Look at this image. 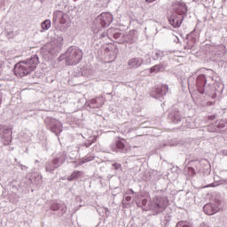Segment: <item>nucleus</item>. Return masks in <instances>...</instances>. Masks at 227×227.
Segmentation results:
<instances>
[{"label":"nucleus","mask_w":227,"mask_h":227,"mask_svg":"<svg viewBox=\"0 0 227 227\" xmlns=\"http://www.w3.org/2000/svg\"><path fill=\"white\" fill-rule=\"evenodd\" d=\"M224 127H226V122H224V121H217L215 125L211 124L207 126V130L209 132H219V130L224 129Z\"/></svg>","instance_id":"nucleus-12"},{"label":"nucleus","mask_w":227,"mask_h":227,"mask_svg":"<svg viewBox=\"0 0 227 227\" xmlns=\"http://www.w3.org/2000/svg\"><path fill=\"white\" fill-rule=\"evenodd\" d=\"M40 63L38 55H34L30 59L22 60L14 66V74L17 77H26L31 72H35L36 66Z\"/></svg>","instance_id":"nucleus-1"},{"label":"nucleus","mask_w":227,"mask_h":227,"mask_svg":"<svg viewBox=\"0 0 227 227\" xmlns=\"http://www.w3.org/2000/svg\"><path fill=\"white\" fill-rule=\"evenodd\" d=\"M188 10H187V5L185 4V3H179L176 12V15H182L184 17V15H185V13H187Z\"/></svg>","instance_id":"nucleus-15"},{"label":"nucleus","mask_w":227,"mask_h":227,"mask_svg":"<svg viewBox=\"0 0 227 227\" xmlns=\"http://www.w3.org/2000/svg\"><path fill=\"white\" fill-rule=\"evenodd\" d=\"M124 41L126 43L132 45V43H136L137 42V37L132 34H129L124 37Z\"/></svg>","instance_id":"nucleus-17"},{"label":"nucleus","mask_w":227,"mask_h":227,"mask_svg":"<svg viewBox=\"0 0 227 227\" xmlns=\"http://www.w3.org/2000/svg\"><path fill=\"white\" fill-rule=\"evenodd\" d=\"M4 68V62L0 60V75L3 74V70Z\"/></svg>","instance_id":"nucleus-26"},{"label":"nucleus","mask_w":227,"mask_h":227,"mask_svg":"<svg viewBox=\"0 0 227 227\" xmlns=\"http://www.w3.org/2000/svg\"><path fill=\"white\" fill-rule=\"evenodd\" d=\"M155 0H145L146 3H153Z\"/></svg>","instance_id":"nucleus-34"},{"label":"nucleus","mask_w":227,"mask_h":227,"mask_svg":"<svg viewBox=\"0 0 227 227\" xmlns=\"http://www.w3.org/2000/svg\"><path fill=\"white\" fill-rule=\"evenodd\" d=\"M196 86L198 91L203 95L205 93V86H207V76L205 74H200L196 80Z\"/></svg>","instance_id":"nucleus-10"},{"label":"nucleus","mask_w":227,"mask_h":227,"mask_svg":"<svg viewBox=\"0 0 227 227\" xmlns=\"http://www.w3.org/2000/svg\"><path fill=\"white\" fill-rule=\"evenodd\" d=\"M118 31V28H108L106 31V36L108 38L114 37V34Z\"/></svg>","instance_id":"nucleus-22"},{"label":"nucleus","mask_w":227,"mask_h":227,"mask_svg":"<svg viewBox=\"0 0 227 227\" xmlns=\"http://www.w3.org/2000/svg\"><path fill=\"white\" fill-rule=\"evenodd\" d=\"M188 86H191V81L188 80Z\"/></svg>","instance_id":"nucleus-37"},{"label":"nucleus","mask_w":227,"mask_h":227,"mask_svg":"<svg viewBox=\"0 0 227 227\" xmlns=\"http://www.w3.org/2000/svg\"><path fill=\"white\" fill-rule=\"evenodd\" d=\"M194 43H196V38H192L190 42H187V44L184 46V49H193L194 48Z\"/></svg>","instance_id":"nucleus-21"},{"label":"nucleus","mask_w":227,"mask_h":227,"mask_svg":"<svg viewBox=\"0 0 227 227\" xmlns=\"http://www.w3.org/2000/svg\"><path fill=\"white\" fill-rule=\"evenodd\" d=\"M102 106H104V102H102L101 98H93L89 104L90 109H98L99 107H102Z\"/></svg>","instance_id":"nucleus-14"},{"label":"nucleus","mask_w":227,"mask_h":227,"mask_svg":"<svg viewBox=\"0 0 227 227\" xmlns=\"http://www.w3.org/2000/svg\"><path fill=\"white\" fill-rule=\"evenodd\" d=\"M68 182H72V180H74L73 176H70L67 177Z\"/></svg>","instance_id":"nucleus-31"},{"label":"nucleus","mask_w":227,"mask_h":227,"mask_svg":"<svg viewBox=\"0 0 227 227\" xmlns=\"http://www.w3.org/2000/svg\"><path fill=\"white\" fill-rule=\"evenodd\" d=\"M162 56H164V54L161 51H156L153 55V59H154V61H157L158 59H162Z\"/></svg>","instance_id":"nucleus-23"},{"label":"nucleus","mask_w":227,"mask_h":227,"mask_svg":"<svg viewBox=\"0 0 227 227\" xmlns=\"http://www.w3.org/2000/svg\"><path fill=\"white\" fill-rule=\"evenodd\" d=\"M53 42H56L59 49H61V47H63V43H64V39L61 35H57V38L55 41Z\"/></svg>","instance_id":"nucleus-20"},{"label":"nucleus","mask_w":227,"mask_h":227,"mask_svg":"<svg viewBox=\"0 0 227 227\" xmlns=\"http://www.w3.org/2000/svg\"><path fill=\"white\" fill-rule=\"evenodd\" d=\"M116 145V146L118 147V148H123V146H125V145H123V143H117V144H115Z\"/></svg>","instance_id":"nucleus-28"},{"label":"nucleus","mask_w":227,"mask_h":227,"mask_svg":"<svg viewBox=\"0 0 227 227\" xmlns=\"http://www.w3.org/2000/svg\"><path fill=\"white\" fill-rule=\"evenodd\" d=\"M71 176H73V178H77V176H79V172H74L71 175Z\"/></svg>","instance_id":"nucleus-27"},{"label":"nucleus","mask_w":227,"mask_h":227,"mask_svg":"<svg viewBox=\"0 0 227 227\" xmlns=\"http://www.w3.org/2000/svg\"><path fill=\"white\" fill-rule=\"evenodd\" d=\"M56 22H59V24H62L65 27H70V26H72L70 15L61 11H57L53 13V23Z\"/></svg>","instance_id":"nucleus-3"},{"label":"nucleus","mask_w":227,"mask_h":227,"mask_svg":"<svg viewBox=\"0 0 227 227\" xmlns=\"http://www.w3.org/2000/svg\"><path fill=\"white\" fill-rule=\"evenodd\" d=\"M121 35V34L120 33V30L118 29V31L114 35L113 38H114L115 40H118V38H120Z\"/></svg>","instance_id":"nucleus-25"},{"label":"nucleus","mask_w":227,"mask_h":227,"mask_svg":"<svg viewBox=\"0 0 227 227\" xmlns=\"http://www.w3.org/2000/svg\"><path fill=\"white\" fill-rule=\"evenodd\" d=\"M207 118H208V120H210L211 121H213V120L215 119V115H210V116H208Z\"/></svg>","instance_id":"nucleus-29"},{"label":"nucleus","mask_w":227,"mask_h":227,"mask_svg":"<svg viewBox=\"0 0 227 227\" xmlns=\"http://www.w3.org/2000/svg\"><path fill=\"white\" fill-rule=\"evenodd\" d=\"M21 169H26V166L21 165Z\"/></svg>","instance_id":"nucleus-36"},{"label":"nucleus","mask_w":227,"mask_h":227,"mask_svg":"<svg viewBox=\"0 0 227 227\" xmlns=\"http://www.w3.org/2000/svg\"><path fill=\"white\" fill-rule=\"evenodd\" d=\"M46 127L49 130H51L56 136L63 131V124L61 121L54 118H47L45 120Z\"/></svg>","instance_id":"nucleus-4"},{"label":"nucleus","mask_w":227,"mask_h":227,"mask_svg":"<svg viewBox=\"0 0 227 227\" xmlns=\"http://www.w3.org/2000/svg\"><path fill=\"white\" fill-rule=\"evenodd\" d=\"M207 106H214V102L212 101L207 102Z\"/></svg>","instance_id":"nucleus-32"},{"label":"nucleus","mask_w":227,"mask_h":227,"mask_svg":"<svg viewBox=\"0 0 227 227\" xmlns=\"http://www.w3.org/2000/svg\"><path fill=\"white\" fill-rule=\"evenodd\" d=\"M163 70H164V65H162V64H158V65H155L154 67H151L152 74L153 72H162Z\"/></svg>","instance_id":"nucleus-19"},{"label":"nucleus","mask_w":227,"mask_h":227,"mask_svg":"<svg viewBox=\"0 0 227 227\" xmlns=\"http://www.w3.org/2000/svg\"><path fill=\"white\" fill-rule=\"evenodd\" d=\"M106 35H107V33H103V34L101 35V38H106Z\"/></svg>","instance_id":"nucleus-33"},{"label":"nucleus","mask_w":227,"mask_h":227,"mask_svg":"<svg viewBox=\"0 0 227 227\" xmlns=\"http://www.w3.org/2000/svg\"><path fill=\"white\" fill-rule=\"evenodd\" d=\"M143 63L142 58H133L128 61V67L129 68H139Z\"/></svg>","instance_id":"nucleus-13"},{"label":"nucleus","mask_w":227,"mask_h":227,"mask_svg":"<svg viewBox=\"0 0 227 227\" xmlns=\"http://www.w3.org/2000/svg\"><path fill=\"white\" fill-rule=\"evenodd\" d=\"M168 22L170 26H173V27H180V26H182V22H184V16L182 14L177 15L176 13H173L168 18Z\"/></svg>","instance_id":"nucleus-9"},{"label":"nucleus","mask_w":227,"mask_h":227,"mask_svg":"<svg viewBox=\"0 0 227 227\" xmlns=\"http://www.w3.org/2000/svg\"><path fill=\"white\" fill-rule=\"evenodd\" d=\"M176 227H190L189 223L187 222H179L176 224Z\"/></svg>","instance_id":"nucleus-24"},{"label":"nucleus","mask_w":227,"mask_h":227,"mask_svg":"<svg viewBox=\"0 0 227 227\" xmlns=\"http://www.w3.org/2000/svg\"><path fill=\"white\" fill-rule=\"evenodd\" d=\"M168 119L172 121V123H181V121L184 120V117H182V114H180L177 110H172L168 114Z\"/></svg>","instance_id":"nucleus-11"},{"label":"nucleus","mask_w":227,"mask_h":227,"mask_svg":"<svg viewBox=\"0 0 227 227\" xmlns=\"http://www.w3.org/2000/svg\"><path fill=\"white\" fill-rule=\"evenodd\" d=\"M12 128L4 125H0V136L2 143H12Z\"/></svg>","instance_id":"nucleus-7"},{"label":"nucleus","mask_w":227,"mask_h":227,"mask_svg":"<svg viewBox=\"0 0 227 227\" xmlns=\"http://www.w3.org/2000/svg\"><path fill=\"white\" fill-rule=\"evenodd\" d=\"M51 20H46L41 23V27L43 31H48V29H51Z\"/></svg>","instance_id":"nucleus-18"},{"label":"nucleus","mask_w":227,"mask_h":227,"mask_svg":"<svg viewBox=\"0 0 227 227\" xmlns=\"http://www.w3.org/2000/svg\"><path fill=\"white\" fill-rule=\"evenodd\" d=\"M95 24L100 26V27H107L113 22V14L109 12H102L95 20Z\"/></svg>","instance_id":"nucleus-5"},{"label":"nucleus","mask_w":227,"mask_h":227,"mask_svg":"<svg viewBox=\"0 0 227 227\" xmlns=\"http://www.w3.org/2000/svg\"><path fill=\"white\" fill-rule=\"evenodd\" d=\"M181 125V130H185V129H194V125L191 119H187L185 117L183 118Z\"/></svg>","instance_id":"nucleus-16"},{"label":"nucleus","mask_w":227,"mask_h":227,"mask_svg":"<svg viewBox=\"0 0 227 227\" xmlns=\"http://www.w3.org/2000/svg\"><path fill=\"white\" fill-rule=\"evenodd\" d=\"M208 187H214V184H209L204 186L205 189H208Z\"/></svg>","instance_id":"nucleus-30"},{"label":"nucleus","mask_w":227,"mask_h":227,"mask_svg":"<svg viewBox=\"0 0 227 227\" xmlns=\"http://www.w3.org/2000/svg\"><path fill=\"white\" fill-rule=\"evenodd\" d=\"M215 97H217V94H213L212 95V98H215Z\"/></svg>","instance_id":"nucleus-35"},{"label":"nucleus","mask_w":227,"mask_h":227,"mask_svg":"<svg viewBox=\"0 0 227 227\" xmlns=\"http://www.w3.org/2000/svg\"><path fill=\"white\" fill-rule=\"evenodd\" d=\"M169 90V87L166 84H160L151 92V97L153 98H157L158 100H160L166 93H168Z\"/></svg>","instance_id":"nucleus-6"},{"label":"nucleus","mask_w":227,"mask_h":227,"mask_svg":"<svg viewBox=\"0 0 227 227\" xmlns=\"http://www.w3.org/2000/svg\"><path fill=\"white\" fill-rule=\"evenodd\" d=\"M59 59H65L67 67L78 65L82 59V51L76 46H70L64 55L59 57Z\"/></svg>","instance_id":"nucleus-2"},{"label":"nucleus","mask_w":227,"mask_h":227,"mask_svg":"<svg viewBox=\"0 0 227 227\" xmlns=\"http://www.w3.org/2000/svg\"><path fill=\"white\" fill-rule=\"evenodd\" d=\"M43 52H48V54H58L61 49H59V46H58V43L56 41H51V43H48L45 44L43 48Z\"/></svg>","instance_id":"nucleus-8"}]
</instances>
